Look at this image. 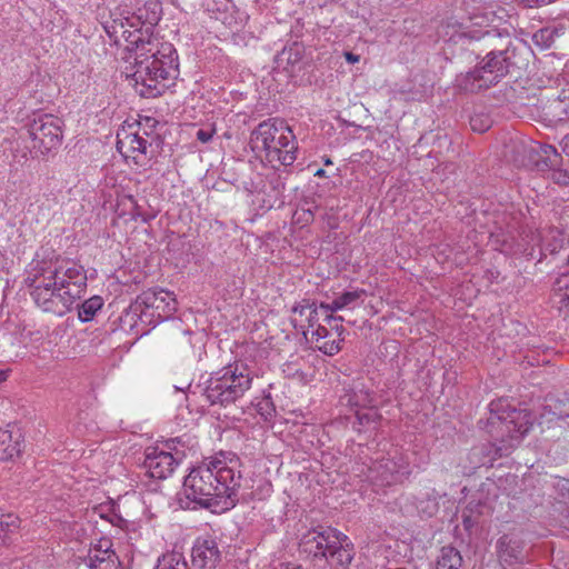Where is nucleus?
Wrapping results in <instances>:
<instances>
[{"label": "nucleus", "mask_w": 569, "mask_h": 569, "mask_svg": "<svg viewBox=\"0 0 569 569\" xmlns=\"http://www.w3.org/2000/svg\"><path fill=\"white\" fill-rule=\"evenodd\" d=\"M87 280L84 268L74 260L38 252L29 263L24 283L41 310L63 316L84 293Z\"/></svg>", "instance_id": "f257e3e1"}, {"label": "nucleus", "mask_w": 569, "mask_h": 569, "mask_svg": "<svg viewBox=\"0 0 569 569\" xmlns=\"http://www.w3.org/2000/svg\"><path fill=\"white\" fill-rule=\"evenodd\" d=\"M142 11L139 16L126 17L120 23L128 51L134 54L133 86L138 94L153 98L167 88V81L178 76V54L170 42L161 41L140 28Z\"/></svg>", "instance_id": "f03ea898"}, {"label": "nucleus", "mask_w": 569, "mask_h": 569, "mask_svg": "<svg viewBox=\"0 0 569 569\" xmlns=\"http://www.w3.org/2000/svg\"><path fill=\"white\" fill-rule=\"evenodd\" d=\"M238 468L239 460L223 452L203 459L184 477L180 506L183 509L234 507L239 501L241 481Z\"/></svg>", "instance_id": "7ed1b4c3"}, {"label": "nucleus", "mask_w": 569, "mask_h": 569, "mask_svg": "<svg viewBox=\"0 0 569 569\" xmlns=\"http://www.w3.org/2000/svg\"><path fill=\"white\" fill-rule=\"evenodd\" d=\"M533 425L531 413L526 409H516L505 400L490 403L488 432L497 441L495 443L473 447L469 460L473 468L492 466L500 457L508 456L528 433Z\"/></svg>", "instance_id": "20e7f679"}, {"label": "nucleus", "mask_w": 569, "mask_h": 569, "mask_svg": "<svg viewBox=\"0 0 569 569\" xmlns=\"http://www.w3.org/2000/svg\"><path fill=\"white\" fill-rule=\"evenodd\" d=\"M252 151L264 153L268 162L291 166L297 159V140L292 129L279 119H268L251 132Z\"/></svg>", "instance_id": "39448f33"}, {"label": "nucleus", "mask_w": 569, "mask_h": 569, "mask_svg": "<svg viewBox=\"0 0 569 569\" xmlns=\"http://www.w3.org/2000/svg\"><path fill=\"white\" fill-rule=\"evenodd\" d=\"M300 546L315 558H325L331 566L347 569L355 557L352 541L332 527H318L306 532Z\"/></svg>", "instance_id": "423d86ee"}, {"label": "nucleus", "mask_w": 569, "mask_h": 569, "mask_svg": "<svg viewBox=\"0 0 569 569\" xmlns=\"http://www.w3.org/2000/svg\"><path fill=\"white\" fill-rule=\"evenodd\" d=\"M253 377L254 373L248 365L236 362L212 373L203 395L211 405L232 403L251 388Z\"/></svg>", "instance_id": "0eeeda50"}, {"label": "nucleus", "mask_w": 569, "mask_h": 569, "mask_svg": "<svg viewBox=\"0 0 569 569\" xmlns=\"http://www.w3.org/2000/svg\"><path fill=\"white\" fill-rule=\"evenodd\" d=\"M131 309L141 322L156 326L176 312L177 300L168 290L148 289L138 296Z\"/></svg>", "instance_id": "6e6552de"}, {"label": "nucleus", "mask_w": 569, "mask_h": 569, "mask_svg": "<svg viewBox=\"0 0 569 569\" xmlns=\"http://www.w3.org/2000/svg\"><path fill=\"white\" fill-rule=\"evenodd\" d=\"M63 121L57 116L43 113L29 123V137L32 150L37 156H49L56 152L63 139Z\"/></svg>", "instance_id": "1a4fd4ad"}, {"label": "nucleus", "mask_w": 569, "mask_h": 569, "mask_svg": "<svg viewBox=\"0 0 569 569\" xmlns=\"http://www.w3.org/2000/svg\"><path fill=\"white\" fill-rule=\"evenodd\" d=\"M410 475L408 457L399 449L388 452L387 457L376 459L368 467L366 478L377 487H386L401 482Z\"/></svg>", "instance_id": "9d476101"}, {"label": "nucleus", "mask_w": 569, "mask_h": 569, "mask_svg": "<svg viewBox=\"0 0 569 569\" xmlns=\"http://www.w3.org/2000/svg\"><path fill=\"white\" fill-rule=\"evenodd\" d=\"M116 146L124 159L131 158L136 164L143 166L151 158L150 136L140 124L122 127L117 133Z\"/></svg>", "instance_id": "9b49d317"}, {"label": "nucleus", "mask_w": 569, "mask_h": 569, "mask_svg": "<svg viewBox=\"0 0 569 569\" xmlns=\"http://www.w3.org/2000/svg\"><path fill=\"white\" fill-rule=\"evenodd\" d=\"M508 57L506 51H491L480 62V66L466 76L467 80H472L470 87H465L471 91L476 89L489 88L497 83L508 73Z\"/></svg>", "instance_id": "f8f14e48"}, {"label": "nucleus", "mask_w": 569, "mask_h": 569, "mask_svg": "<svg viewBox=\"0 0 569 569\" xmlns=\"http://www.w3.org/2000/svg\"><path fill=\"white\" fill-rule=\"evenodd\" d=\"M179 463V458L160 447H149L144 453L143 468L154 479H167Z\"/></svg>", "instance_id": "ddd939ff"}, {"label": "nucleus", "mask_w": 569, "mask_h": 569, "mask_svg": "<svg viewBox=\"0 0 569 569\" xmlns=\"http://www.w3.org/2000/svg\"><path fill=\"white\" fill-rule=\"evenodd\" d=\"M325 323L318 325L316 330L312 331L310 342L322 353L335 356L341 350L345 328L341 322H332L331 326Z\"/></svg>", "instance_id": "4468645a"}, {"label": "nucleus", "mask_w": 569, "mask_h": 569, "mask_svg": "<svg viewBox=\"0 0 569 569\" xmlns=\"http://www.w3.org/2000/svg\"><path fill=\"white\" fill-rule=\"evenodd\" d=\"M221 560L218 542L211 537H199L192 547L191 561L194 569H214Z\"/></svg>", "instance_id": "2eb2a0df"}, {"label": "nucleus", "mask_w": 569, "mask_h": 569, "mask_svg": "<svg viewBox=\"0 0 569 569\" xmlns=\"http://www.w3.org/2000/svg\"><path fill=\"white\" fill-rule=\"evenodd\" d=\"M86 563L90 569H119L120 561L109 538H100L92 543Z\"/></svg>", "instance_id": "dca6fc26"}, {"label": "nucleus", "mask_w": 569, "mask_h": 569, "mask_svg": "<svg viewBox=\"0 0 569 569\" xmlns=\"http://www.w3.org/2000/svg\"><path fill=\"white\" fill-rule=\"evenodd\" d=\"M363 293V290L346 291L331 302L320 303V309L323 311V321L329 326H331L332 322H342V317H335L332 313L340 310L355 309L360 303Z\"/></svg>", "instance_id": "f3484780"}, {"label": "nucleus", "mask_w": 569, "mask_h": 569, "mask_svg": "<svg viewBox=\"0 0 569 569\" xmlns=\"http://www.w3.org/2000/svg\"><path fill=\"white\" fill-rule=\"evenodd\" d=\"M211 11L217 20L230 29H238L247 20V14L239 10L231 0H214Z\"/></svg>", "instance_id": "a211bd4d"}, {"label": "nucleus", "mask_w": 569, "mask_h": 569, "mask_svg": "<svg viewBox=\"0 0 569 569\" xmlns=\"http://www.w3.org/2000/svg\"><path fill=\"white\" fill-rule=\"evenodd\" d=\"M532 150L538 157L535 161L538 170L549 171L550 169H555L561 166L562 157L561 153L558 152L556 147L551 144L540 143L536 148H532Z\"/></svg>", "instance_id": "6ab92c4d"}, {"label": "nucleus", "mask_w": 569, "mask_h": 569, "mask_svg": "<svg viewBox=\"0 0 569 569\" xmlns=\"http://www.w3.org/2000/svg\"><path fill=\"white\" fill-rule=\"evenodd\" d=\"M21 453L20 435L0 429V460H13Z\"/></svg>", "instance_id": "aec40b11"}, {"label": "nucleus", "mask_w": 569, "mask_h": 569, "mask_svg": "<svg viewBox=\"0 0 569 569\" xmlns=\"http://www.w3.org/2000/svg\"><path fill=\"white\" fill-rule=\"evenodd\" d=\"M548 114L557 121L569 119V82L556 98H549Z\"/></svg>", "instance_id": "412c9836"}, {"label": "nucleus", "mask_w": 569, "mask_h": 569, "mask_svg": "<svg viewBox=\"0 0 569 569\" xmlns=\"http://www.w3.org/2000/svg\"><path fill=\"white\" fill-rule=\"evenodd\" d=\"M308 361L300 356H291L290 359L282 365V372L292 379L307 382L310 379Z\"/></svg>", "instance_id": "4be33fe9"}, {"label": "nucleus", "mask_w": 569, "mask_h": 569, "mask_svg": "<svg viewBox=\"0 0 569 569\" xmlns=\"http://www.w3.org/2000/svg\"><path fill=\"white\" fill-rule=\"evenodd\" d=\"M342 400L356 410H363L376 406L373 393L363 388H352L342 397Z\"/></svg>", "instance_id": "5701e85b"}, {"label": "nucleus", "mask_w": 569, "mask_h": 569, "mask_svg": "<svg viewBox=\"0 0 569 569\" xmlns=\"http://www.w3.org/2000/svg\"><path fill=\"white\" fill-rule=\"evenodd\" d=\"M462 556L458 549L451 546L442 547L437 559L436 569H461Z\"/></svg>", "instance_id": "b1692460"}, {"label": "nucleus", "mask_w": 569, "mask_h": 569, "mask_svg": "<svg viewBox=\"0 0 569 569\" xmlns=\"http://www.w3.org/2000/svg\"><path fill=\"white\" fill-rule=\"evenodd\" d=\"M553 301L560 310L569 311V271L557 278L553 287Z\"/></svg>", "instance_id": "393cba45"}, {"label": "nucleus", "mask_w": 569, "mask_h": 569, "mask_svg": "<svg viewBox=\"0 0 569 569\" xmlns=\"http://www.w3.org/2000/svg\"><path fill=\"white\" fill-rule=\"evenodd\" d=\"M302 59V48L299 43H293L289 47H284L281 52L276 57V63L278 67L289 70L290 67H295Z\"/></svg>", "instance_id": "a878e982"}, {"label": "nucleus", "mask_w": 569, "mask_h": 569, "mask_svg": "<svg viewBox=\"0 0 569 569\" xmlns=\"http://www.w3.org/2000/svg\"><path fill=\"white\" fill-rule=\"evenodd\" d=\"M316 315V303L310 300H302L292 308L291 322L299 330L306 326L308 317Z\"/></svg>", "instance_id": "bb28decb"}, {"label": "nucleus", "mask_w": 569, "mask_h": 569, "mask_svg": "<svg viewBox=\"0 0 569 569\" xmlns=\"http://www.w3.org/2000/svg\"><path fill=\"white\" fill-rule=\"evenodd\" d=\"M103 299L100 296H93L84 300L78 308V318L81 322L91 321L96 313L102 308Z\"/></svg>", "instance_id": "cd10ccee"}, {"label": "nucleus", "mask_w": 569, "mask_h": 569, "mask_svg": "<svg viewBox=\"0 0 569 569\" xmlns=\"http://www.w3.org/2000/svg\"><path fill=\"white\" fill-rule=\"evenodd\" d=\"M154 569H189V567L181 552L171 551L159 558Z\"/></svg>", "instance_id": "c85d7f7f"}, {"label": "nucleus", "mask_w": 569, "mask_h": 569, "mask_svg": "<svg viewBox=\"0 0 569 569\" xmlns=\"http://www.w3.org/2000/svg\"><path fill=\"white\" fill-rule=\"evenodd\" d=\"M20 527V519L16 515L4 513L0 509V540L4 541L6 538L14 533Z\"/></svg>", "instance_id": "c756f323"}, {"label": "nucleus", "mask_w": 569, "mask_h": 569, "mask_svg": "<svg viewBox=\"0 0 569 569\" xmlns=\"http://www.w3.org/2000/svg\"><path fill=\"white\" fill-rule=\"evenodd\" d=\"M356 419L357 425L359 426L357 430L361 431V428H369L370 426L375 427L380 419V415L376 406H373L363 410H356Z\"/></svg>", "instance_id": "7c9ffc66"}, {"label": "nucleus", "mask_w": 569, "mask_h": 569, "mask_svg": "<svg viewBox=\"0 0 569 569\" xmlns=\"http://www.w3.org/2000/svg\"><path fill=\"white\" fill-rule=\"evenodd\" d=\"M558 36V29L542 28L533 33L532 41L535 42L536 46L540 47L541 49H548L553 44L555 39Z\"/></svg>", "instance_id": "2f4dec72"}, {"label": "nucleus", "mask_w": 569, "mask_h": 569, "mask_svg": "<svg viewBox=\"0 0 569 569\" xmlns=\"http://www.w3.org/2000/svg\"><path fill=\"white\" fill-rule=\"evenodd\" d=\"M318 325H326L323 321V311L320 309V306H316V315H311V317L307 318L306 326L300 328L299 330L302 332L305 338L310 341L312 338V331L316 330Z\"/></svg>", "instance_id": "473e14b6"}, {"label": "nucleus", "mask_w": 569, "mask_h": 569, "mask_svg": "<svg viewBox=\"0 0 569 569\" xmlns=\"http://www.w3.org/2000/svg\"><path fill=\"white\" fill-rule=\"evenodd\" d=\"M491 119L489 116L483 113L473 114L470 118V127L475 132H485L491 127Z\"/></svg>", "instance_id": "72a5a7b5"}, {"label": "nucleus", "mask_w": 569, "mask_h": 569, "mask_svg": "<svg viewBox=\"0 0 569 569\" xmlns=\"http://www.w3.org/2000/svg\"><path fill=\"white\" fill-rule=\"evenodd\" d=\"M550 179L558 183L568 186L569 184V172L561 169L560 167H557L555 169H550Z\"/></svg>", "instance_id": "f704fd0d"}, {"label": "nucleus", "mask_w": 569, "mask_h": 569, "mask_svg": "<svg viewBox=\"0 0 569 569\" xmlns=\"http://www.w3.org/2000/svg\"><path fill=\"white\" fill-rule=\"evenodd\" d=\"M214 133H216V129L212 126H209L207 128L198 129L197 132H196V138L200 142L207 143V142H209L212 139Z\"/></svg>", "instance_id": "c9c22d12"}, {"label": "nucleus", "mask_w": 569, "mask_h": 569, "mask_svg": "<svg viewBox=\"0 0 569 569\" xmlns=\"http://www.w3.org/2000/svg\"><path fill=\"white\" fill-rule=\"evenodd\" d=\"M503 249H501L506 253L511 254H522L526 253L528 248L523 244L518 243L517 247H513L512 244H509L507 242L503 243Z\"/></svg>", "instance_id": "e433bc0d"}, {"label": "nucleus", "mask_w": 569, "mask_h": 569, "mask_svg": "<svg viewBox=\"0 0 569 569\" xmlns=\"http://www.w3.org/2000/svg\"><path fill=\"white\" fill-rule=\"evenodd\" d=\"M316 209H317V207H315L313 209H311V208L302 209L301 213L296 212V214H299L298 220L303 221L305 223H309V222L313 221Z\"/></svg>", "instance_id": "4c0bfd02"}, {"label": "nucleus", "mask_w": 569, "mask_h": 569, "mask_svg": "<svg viewBox=\"0 0 569 569\" xmlns=\"http://www.w3.org/2000/svg\"><path fill=\"white\" fill-rule=\"evenodd\" d=\"M150 6H152V16L146 17V22L150 26H153L159 20V14L156 11V9L159 8V6L157 3H150Z\"/></svg>", "instance_id": "58836bf2"}, {"label": "nucleus", "mask_w": 569, "mask_h": 569, "mask_svg": "<svg viewBox=\"0 0 569 569\" xmlns=\"http://www.w3.org/2000/svg\"><path fill=\"white\" fill-rule=\"evenodd\" d=\"M562 152L569 157V133H567L560 141Z\"/></svg>", "instance_id": "ea45409f"}, {"label": "nucleus", "mask_w": 569, "mask_h": 569, "mask_svg": "<svg viewBox=\"0 0 569 569\" xmlns=\"http://www.w3.org/2000/svg\"><path fill=\"white\" fill-rule=\"evenodd\" d=\"M346 60L349 62V63H357L360 61V56L359 54H355L350 51H346L343 53Z\"/></svg>", "instance_id": "a19ab883"}, {"label": "nucleus", "mask_w": 569, "mask_h": 569, "mask_svg": "<svg viewBox=\"0 0 569 569\" xmlns=\"http://www.w3.org/2000/svg\"><path fill=\"white\" fill-rule=\"evenodd\" d=\"M286 569H302V567L296 563H287Z\"/></svg>", "instance_id": "79ce46f5"}, {"label": "nucleus", "mask_w": 569, "mask_h": 569, "mask_svg": "<svg viewBox=\"0 0 569 569\" xmlns=\"http://www.w3.org/2000/svg\"><path fill=\"white\" fill-rule=\"evenodd\" d=\"M315 176L320 178L326 177V171L323 169H319L316 171Z\"/></svg>", "instance_id": "37998d69"}, {"label": "nucleus", "mask_w": 569, "mask_h": 569, "mask_svg": "<svg viewBox=\"0 0 569 569\" xmlns=\"http://www.w3.org/2000/svg\"><path fill=\"white\" fill-rule=\"evenodd\" d=\"M8 375L6 371L0 370V383L7 379Z\"/></svg>", "instance_id": "c03bdc74"}, {"label": "nucleus", "mask_w": 569, "mask_h": 569, "mask_svg": "<svg viewBox=\"0 0 569 569\" xmlns=\"http://www.w3.org/2000/svg\"><path fill=\"white\" fill-rule=\"evenodd\" d=\"M325 164H327V166L332 164V161H331L329 158H327V159L325 160Z\"/></svg>", "instance_id": "a18cd8bd"}, {"label": "nucleus", "mask_w": 569, "mask_h": 569, "mask_svg": "<svg viewBox=\"0 0 569 569\" xmlns=\"http://www.w3.org/2000/svg\"><path fill=\"white\" fill-rule=\"evenodd\" d=\"M567 262H568V266H569V254H568V258H567Z\"/></svg>", "instance_id": "49530a36"}]
</instances>
